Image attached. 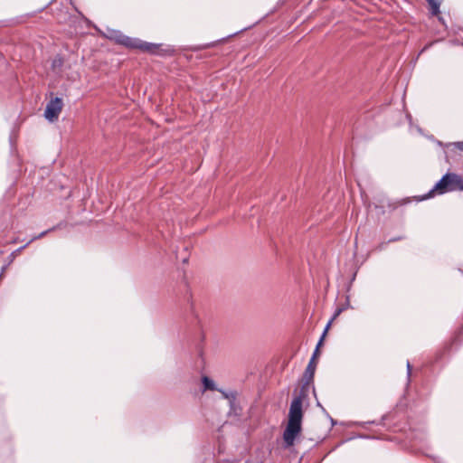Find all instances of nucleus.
<instances>
[{
    "label": "nucleus",
    "instance_id": "17",
    "mask_svg": "<svg viewBox=\"0 0 463 463\" xmlns=\"http://www.w3.org/2000/svg\"><path fill=\"white\" fill-rule=\"evenodd\" d=\"M30 242H28L26 245H24L22 247H20L19 249H17L15 251L16 253L20 252V251H23V250L29 244Z\"/></svg>",
    "mask_w": 463,
    "mask_h": 463
},
{
    "label": "nucleus",
    "instance_id": "18",
    "mask_svg": "<svg viewBox=\"0 0 463 463\" xmlns=\"http://www.w3.org/2000/svg\"><path fill=\"white\" fill-rule=\"evenodd\" d=\"M57 61H59V64H60V65H61V63H62L61 59H57V60H55V61H54V62H53V65H55V63H56Z\"/></svg>",
    "mask_w": 463,
    "mask_h": 463
},
{
    "label": "nucleus",
    "instance_id": "5",
    "mask_svg": "<svg viewBox=\"0 0 463 463\" xmlns=\"http://www.w3.org/2000/svg\"><path fill=\"white\" fill-rule=\"evenodd\" d=\"M316 368L317 361H314V358H311L303 374V378L305 380L306 384H309L310 383L313 382Z\"/></svg>",
    "mask_w": 463,
    "mask_h": 463
},
{
    "label": "nucleus",
    "instance_id": "15",
    "mask_svg": "<svg viewBox=\"0 0 463 463\" xmlns=\"http://www.w3.org/2000/svg\"><path fill=\"white\" fill-rule=\"evenodd\" d=\"M456 147L463 151V141L456 143Z\"/></svg>",
    "mask_w": 463,
    "mask_h": 463
},
{
    "label": "nucleus",
    "instance_id": "12",
    "mask_svg": "<svg viewBox=\"0 0 463 463\" xmlns=\"http://www.w3.org/2000/svg\"><path fill=\"white\" fill-rule=\"evenodd\" d=\"M16 255H17L16 251H13V252L9 255V257H8L9 261H8L7 265H10V264L14 261V258L16 257Z\"/></svg>",
    "mask_w": 463,
    "mask_h": 463
},
{
    "label": "nucleus",
    "instance_id": "10",
    "mask_svg": "<svg viewBox=\"0 0 463 463\" xmlns=\"http://www.w3.org/2000/svg\"><path fill=\"white\" fill-rule=\"evenodd\" d=\"M325 335H324V334L322 335V336H321V338H320V340H319V342H318V344H317V347H316V349H315V351H314V353H313V355H312V357H311V358H314V361H316V360H317V356H318V354H319V346L321 345V344H322V342H323V339H324V336H325Z\"/></svg>",
    "mask_w": 463,
    "mask_h": 463
},
{
    "label": "nucleus",
    "instance_id": "13",
    "mask_svg": "<svg viewBox=\"0 0 463 463\" xmlns=\"http://www.w3.org/2000/svg\"><path fill=\"white\" fill-rule=\"evenodd\" d=\"M8 266H9V265H7V264H6V265H5V266L2 268L1 272H0V279L4 276V274H5V270H6V269H7V267H8Z\"/></svg>",
    "mask_w": 463,
    "mask_h": 463
},
{
    "label": "nucleus",
    "instance_id": "8",
    "mask_svg": "<svg viewBox=\"0 0 463 463\" xmlns=\"http://www.w3.org/2000/svg\"><path fill=\"white\" fill-rule=\"evenodd\" d=\"M430 5V12L431 15L438 16L440 14L439 7L441 0H426Z\"/></svg>",
    "mask_w": 463,
    "mask_h": 463
},
{
    "label": "nucleus",
    "instance_id": "14",
    "mask_svg": "<svg viewBox=\"0 0 463 463\" xmlns=\"http://www.w3.org/2000/svg\"><path fill=\"white\" fill-rule=\"evenodd\" d=\"M8 266H9V265H7V264H6V265H5V266L2 268L1 272H0V279L4 276V274H5V270H6V269H7V267H8Z\"/></svg>",
    "mask_w": 463,
    "mask_h": 463
},
{
    "label": "nucleus",
    "instance_id": "3",
    "mask_svg": "<svg viewBox=\"0 0 463 463\" xmlns=\"http://www.w3.org/2000/svg\"><path fill=\"white\" fill-rule=\"evenodd\" d=\"M63 102L61 98L52 99L46 105L44 110V117L47 120L53 122L56 121L62 110Z\"/></svg>",
    "mask_w": 463,
    "mask_h": 463
},
{
    "label": "nucleus",
    "instance_id": "6",
    "mask_svg": "<svg viewBox=\"0 0 463 463\" xmlns=\"http://www.w3.org/2000/svg\"><path fill=\"white\" fill-rule=\"evenodd\" d=\"M160 48L161 44L146 43L141 40L138 50L150 54H158Z\"/></svg>",
    "mask_w": 463,
    "mask_h": 463
},
{
    "label": "nucleus",
    "instance_id": "11",
    "mask_svg": "<svg viewBox=\"0 0 463 463\" xmlns=\"http://www.w3.org/2000/svg\"><path fill=\"white\" fill-rule=\"evenodd\" d=\"M52 229H50V230H47V231H44L43 232H41L39 235L37 236H34L29 242H32L34 240H37V239H41L43 238V236H45L50 231H52Z\"/></svg>",
    "mask_w": 463,
    "mask_h": 463
},
{
    "label": "nucleus",
    "instance_id": "4",
    "mask_svg": "<svg viewBox=\"0 0 463 463\" xmlns=\"http://www.w3.org/2000/svg\"><path fill=\"white\" fill-rule=\"evenodd\" d=\"M140 39L132 38L124 34H120L117 37L116 42L127 48L138 50L140 44Z\"/></svg>",
    "mask_w": 463,
    "mask_h": 463
},
{
    "label": "nucleus",
    "instance_id": "1",
    "mask_svg": "<svg viewBox=\"0 0 463 463\" xmlns=\"http://www.w3.org/2000/svg\"><path fill=\"white\" fill-rule=\"evenodd\" d=\"M302 404L303 399L301 396L295 397L290 403L288 420L283 432V440L285 442V447L287 448L294 445L297 437L302 430Z\"/></svg>",
    "mask_w": 463,
    "mask_h": 463
},
{
    "label": "nucleus",
    "instance_id": "16",
    "mask_svg": "<svg viewBox=\"0 0 463 463\" xmlns=\"http://www.w3.org/2000/svg\"><path fill=\"white\" fill-rule=\"evenodd\" d=\"M407 371H408V376L410 377V375L411 373V366L410 363L407 364Z\"/></svg>",
    "mask_w": 463,
    "mask_h": 463
},
{
    "label": "nucleus",
    "instance_id": "2",
    "mask_svg": "<svg viewBox=\"0 0 463 463\" xmlns=\"http://www.w3.org/2000/svg\"><path fill=\"white\" fill-rule=\"evenodd\" d=\"M454 191H463V176L455 173H447L434 187L422 197V200L429 199L434 194H444Z\"/></svg>",
    "mask_w": 463,
    "mask_h": 463
},
{
    "label": "nucleus",
    "instance_id": "9",
    "mask_svg": "<svg viewBox=\"0 0 463 463\" xmlns=\"http://www.w3.org/2000/svg\"><path fill=\"white\" fill-rule=\"evenodd\" d=\"M203 383L204 390H214L215 385L214 383L207 376L203 377Z\"/></svg>",
    "mask_w": 463,
    "mask_h": 463
},
{
    "label": "nucleus",
    "instance_id": "7",
    "mask_svg": "<svg viewBox=\"0 0 463 463\" xmlns=\"http://www.w3.org/2000/svg\"><path fill=\"white\" fill-rule=\"evenodd\" d=\"M349 298L346 297V299H345V303L340 307H337L336 309L335 310L334 314H333V317H331V319L329 320V322L327 323L325 330H324V335L326 334L328 328L330 327L332 322L334 320H335L339 316L340 314L345 311V309H347L349 307Z\"/></svg>",
    "mask_w": 463,
    "mask_h": 463
}]
</instances>
